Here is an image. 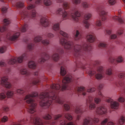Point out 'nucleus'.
<instances>
[{
  "instance_id": "0eeeda50",
  "label": "nucleus",
  "mask_w": 125,
  "mask_h": 125,
  "mask_svg": "<svg viewBox=\"0 0 125 125\" xmlns=\"http://www.w3.org/2000/svg\"><path fill=\"white\" fill-rule=\"evenodd\" d=\"M98 46L99 47L104 48L106 49V51L109 57L108 61L109 62L115 64L116 61L118 63L122 62L123 61V58L121 56H118L116 58V60L112 56V48L111 47L108 46L106 42H101L98 45Z\"/></svg>"
},
{
  "instance_id": "6e6552de",
  "label": "nucleus",
  "mask_w": 125,
  "mask_h": 125,
  "mask_svg": "<svg viewBox=\"0 0 125 125\" xmlns=\"http://www.w3.org/2000/svg\"><path fill=\"white\" fill-rule=\"evenodd\" d=\"M96 70L97 72V73L91 67H90L87 69L86 72L90 77L94 75L95 78L97 80H100L104 77V70L102 66H97Z\"/></svg>"
},
{
  "instance_id": "0e129e2a",
  "label": "nucleus",
  "mask_w": 125,
  "mask_h": 125,
  "mask_svg": "<svg viewBox=\"0 0 125 125\" xmlns=\"http://www.w3.org/2000/svg\"><path fill=\"white\" fill-rule=\"evenodd\" d=\"M54 36V35L53 34L50 33H48L47 34V36L49 38H52Z\"/></svg>"
},
{
  "instance_id": "cd10ccee",
  "label": "nucleus",
  "mask_w": 125,
  "mask_h": 125,
  "mask_svg": "<svg viewBox=\"0 0 125 125\" xmlns=\"http://www.w3.org/2000/svg\"><path fill=\"white\" fill-rule=\"evenodd\" d=\"M28 66L29 68L35 69L36 67V65L34 62L31 61L29 62L28 63Z\"/></svg>"
},
{
  "instance_id": "bb28decb",
  "label": "nucleus",
  "mask_w": 125,
  "mask_h": 125,
  "mask_svg": "<svg viewBox=\"0 0 125 125\" xmlns=\"http://www.w3.org/2000/svg\"><path fill=\"white\" fill-rule=\"evenodd\" d=\"M115 84L117 87L119 88L123 87L125 84V81L123 80H120L118 83L115 82Z\"/></svg>"
},
{
  "instance_id": "1a4fd4ad",
  "label": "nucleus",
  "mask_w": 125,
  "mask_h": 125,
  "mask_svg": "<svg viewBox=\"0 0 125 125\" xmlns=\"http://www.w3.org/2000/svg\"><path fill=\"white\" fill-rule=\"evenodd\" d=\"M62 115H58L55 116L54 120L51 121H47L45 123L46 124L50 125H54L57 123L59 122L60 125H65L66 123L64 120L62 119ZM66 125H75L74 123L72 122H70L68 123Z\"/></svg>"
},
{
  "instance_id": "6ab92c4d",
  "label": "nucleus",
  "mask_w": 125,
  "mask_h": 125,
  "mask_svg": "<svg viewBox=\"0 0 125 125\" xmlns=\"http://www.w3.org/2000/svg\"><path fill=\"white\" fill-rule=\"evenodd\" d=\"M39 74L38 72H36L34 73V75L36 76H38V77L32 81V83L33 84L35 85L38 84L40 82L41 79H43L45 78V77H42Z\"/></svg>"
},
{
  "instance_id": "338daca9",
  "label": "nucleus",
  "mask_w": 125,
  "mask_h": 125,
  "mask_svg": "<svg viewBox=\"0 0 125 125\" xmlns=\"http://www.w3.org/2000/svg\"><path fill=\"white\" fill-rule=\"evenodd\" d=\"M103 84H100L99 85L98 88L99 90H101L103 88Z\"/></svg>"
},
{
  "instance_id": "a878e982",
  "label": "nucleus",
  "mask_w": 125,
  "mask_h": 125,
  "mask_svg": "<svg viewBox=\"0 0 125 125\" xmlns=\"http://www.w3.org/2000/svg\"><path fill=\"white\" fill-rule=\"evenodd\" d=\"M82 37L81 34L80 33L79 31L76 30L74 33V37L75 40H77L80 39Z\"/></svg>"
},
{
  "instance_id": "774afa93",
  "label": "nucleus",
  "mask_w": 125,
  "mask_h": 125,
  "mask_svg": "<svg viewBox=\"0 0 125 125\" xmlns=\"http://www.w3.org/2000/svg\"><path fill=\"white\" fill-rule=\"evenodd\" d=\"M114 123L112 122H109L107 123V125H114Z\"/></svg>"
},
{
  "instance_id": "c03bdc74",
  "label": "nucleus",
  "mask_w": 125,
  "mask_h": 125,
  "mask_svg": "<svg viewBox=\"0 0 125 125\" xmlns=\"http://www.w3.org/2000/svg\"><path fill=\"white\" fill-rule=\"evenodd\" d=\"M82 5L83 7L84 8H87L90 7V5L86 2H83L82 3Z\"/></svg>"
},
{
  "instance_id": "ddd939ff",
  "label": "nucleus",
  "mask_w": 125,
  "mask_h": 125,
  "mask_svg": "<svg viewBox=\"0 0 125 125\" xmlns=\"http://www.w3.org/2000/svg\"><path fill=\"white\" fill-rule=\"evenodd\" d=\"M106 101L110 103V106L112 108L115 109H117L120 105L119 103L116 101H114V100L110 98H107L106 100Z\"/></svg>"
},
{
  "instance_id": "69168bd1",
  "label": "nucleus",
  "mask_w": 125,
  "mask_h": 125,
  "mask_svg": "<svg viewBox=\"0 0 125 125\" xmlns=\"http://www.w3.org/2000/svg\"><path fill=\"white\" fill-rule=\"evenodd\" d=\"M3 109L4 111H7L9 110V108L8 107L6 106H5L3 107Z\"/></svg>"
},
{
  "instance_id": "39448f33",
  "label": "nucleus",
  "mask_w": 125,
  "mask_h": 125,
  "mask_svg": "<svg viewBox=\"0 0 125 125\" xmlns=\"http://www.w3.org/2000/svg\"><path fill=\"white\" fill-rule=\"evenodd\" d=\"M63 53V49L60 47L56 48L53 54L51 57L49 55L45 52H42L40 54L41 58L38 60V62L40 63H43L46 60L52 58V60L55 62H57L59 60L60 57L59 53L62 54Z\"/></svg>"
},
{
  "instance_id": "c85d7f7f",
  "label": "nucleus",
  "mask_w": 125,
  "mask_h": 125,
  "mask_svg": "<svg viewBox=\"0 0 125 125\" xmlns=\"http://www.w3.org/2000/svg\"><path fill=\"white\" fill-rule=\"evenodd\" d=\"M28 27V25L26 23H25L24 25L21 28H19V31H21L22 32H25Z\"/></svg>"
},
{
  "instance_id": "09e8293b",
  "label": "nucleus",
  "mask_w": 125,
  "mask_h": 125,
  "mask_svg": "<svg viewBox=\"0 0 125 125\" xmlns=\"http://www.w3.org/2000/svg\"><path fill=\"white\" fill-rule=\"evenodd\" d=\"M4 25H9L10 23V21L8 19H5L3 20Z\"/></svg>"
},
{
  "instance_id": "b1692460",
  "label": "nucleus",
  "mask_w": 125,
  "mask_h": 125,
  "mask_svg": "<svg viewBox=\"0 0 125 125\" xmlns=\"http://www.w3.org/2000/svg\"><path fill=\"white\" fill-rule=\"evenodd\" d=\"M98 95L101 97H103V95L101 93V92L99 91L98 93V95H96V97L94 99V100L96 104L99 103L101 101L100 99L98 97Z\"/></svg>"
},
{
  "instance_id": "2f4dec72",
  "label": "nucleus",
  "mask_w": 125,
  "mask_h": 125,
  "mask_svg": "<svg viewBox=\"0 0 125 125\" xmlns=\"http://www.w3.org/2000/svg\"><path fill=\"white\" fill-rule=\"evenodd\" d=\"M34 45L33 43H29L28 45L27 48L30 51H31L34 49Z\"/></svg>"
},
{
  "instance_id": "dca6fc26",
  "label": "nucleus",
  "mask_w": 125,
  "mask_h": 125,
  "mask_svg": "<svg viewBox=\"0 0 125 125\" xmlns=\"http://www.w3.org/2000/svg\"><path fill=\"white\" fill-rule=\"evenodd\" d=\"M84 111V110L81 106H77L74 109V111L75 113L76 114L78 115L76 117V120H79L81 116V115L83 114Z\"/></svg>"
},
{
  "instance_id": "c756f323",
  "label": "nucleus",
  "mask_w": 125,
  "mask_h": 125,
  "mask_svg": "<svg viewBox=\"0 0 125 125\" xmlns=\"http://www.w3.org/2000/svg\"><path fill=\"white\" fill-rule=\"evenodd\" d=\"M12 5L17 8H21L24 6V3L22 2L19 1L17 2L16 4H12Z\"/></svg>"
},
{
  "instance_id": "e2e57ef3",
  "label": "nucleus",
  "mask_w": 125,
  "mask_h": 125,
  "mask_svg": "<svg viewBox=\"0 0 125 125\" xmlns=\"http://www.w3.org/2000/svg\"><path fill=\"white\" fill-rule=\"evenodd\" d=\"M105 31L106 33L109 35H110L111 33V30L110 29H107Z\"/></svg>"
},
{
  "instance_id": "4be33fe9",
  "label": "nucleus",
  "mask_w": 125,
  "mask_h": 125,
  "mask_svg": "<svg viewBox=\"0 0 125 125\" xmlns=\"http://www.w3.org/2000/svg\"><path fill=\"white\" fill-rule=\"evenodd\" d=\"M60 66H62L61 67L60 73L61 75L64 76L66 73L65 66L63 62H62L59 64Z\"/></svg>"
},
{
  "instance_id": "473e14b6",
  "label": "nucleus",
  "mask_w": 125,
  "mask_h": 125,
  "mask_svg": "<svg viewBox=\"0 0 125 125\" xmlns=\"http://www.w3.org/2000/svg\"><path fill=\"white\" fill-rule=\"evenodd\" d=\"M112 68L111 67H109L106 70V73L108 75H110L112 74Z\"/></svg>"
},
{
  "instance_id": "a211bd4d",
  "label": "nucleus",
  "mask_w": 125,
  "mask_h": 125,
  "mask_svg": "<svg viewBox=\"0 0 125 125\" xmlns=\"http://www.w3.org/2000/svg\"><path fill=\"white\" fill-rule=\"evenodd\" d=\"M95 111L97 114L100 115L105 114L107 113L106 108L104 105L97 107Z\"/></svg>"
},
{
  "instance_id": "79ce46f5",
  "label": "nucleus",
  "mask_w": 125,
  "mask_h": 125,
  "mask_svg": "<svg viewBox=\"0 0 125 125\" xmlns=\"http://www.w3.org/2000/svg\"><path fill=\"white\" fill-rule=\"evenodd\" d=\"M118 76L119 78L123 79L125 77V73H119Z\"/></svg>"
},
{
  "instance_id": "72a5a7b5",
  "label": "nucleus",
  "mask_w": 125,
  "mask_h": 125,
  "mask_svg": "<svg viewBox=\"0 0 125 125\" xmlns=\"http://www.w3.org/2000/svg\"><path fill=\"white\" fill-rule=\"evenodd\" d=\"M44 3L46 6H49L52 4V2L51 0H44Z\"/></svg>"
},
{
  "instance_id": "9d476101",
  "label": "nucleus",
  "mask_w": 125,
  "mask_h": 125,
  "mask_svg": "<svg viewBox=\"0 0 125 125\" xmlns=\"http://www.w3.org/2000/svg\"><path fill=\"white\" fill-rule=\"evenodd\" d=\"M26 57L27 54L26 53H25L18 57H14L9 59L7 60V62L8 64L12 65L17 63H21L23 60Z\"/></svg>"
},
{
  "instance_id": "3c124183",
  "label": "nucleus",
  "mask_w": 125,
  "mask_h": 125,
  "mask_svg": "<svg viewBox=\"0 0 125 125\" xmlns=\"http://www.w3.org/2000/svg\"><path fill=\"white\" fill-rule=\"evenodd\" d=\"M93 98L92 97H89L88 99L87 100V103L90 104L93 102Z\"/></svg>"
},
{
  "instance_id": "4d7b16f0",
  "label": "nucleus",
  "mask_w": 125,
  "mask_h": 125,
  "mask_svg": "<svg viewBox=\"0 0 125 125\" xmlns=\"http://www.w3.org/2000/svg\"><path fill=\"white\" fill-rule=\"evenodd\" d=\"M101 63L100 61H99L97 60L95 61L94 62L93 64L94 65H98L100 64Z\"/></svg>"
},
{
  "instance_id": "aec40b11",
  "label": "nucleus",
  "mask_w": 125,
  "mask_h": 125,
  "mask_svg": "<svg viewBox=\"0 0 125 125\" xmlns=\"http://www.w3.org/2000/svg\"><path fill=\"white\" fill-rule=\"evenodd\" d=\"M91 16V14L88 13H86L84 16L85 20L83 22L84 26L86 28H88L90 25V24L88 22L87 20L89 19Z\"/></svg>"
},
{
  "instance_id": "f3484780",
  "label": "nucleus",
  "mask_w": 125,
  "mask_h": 125,
  "mask_svg": "<svg viewBox=\"0 0 125 125\" xmlns=\"http://www.w3.org/2000/svg\"><path fill=\"white\" fill-rule=\"evenodd\" d=\"M40 23L44 27H48L50 23L48 17L44 16L42 17L41 19Z\"/></svg>"
},
{
  "instance_id": "f257e3e1",
  "label": "nucleus",
  "mask_w": 125,
  "mask_h": 125,
  "mask_svg": "<svg viewBox=\"0 0 125 125\" xmlns=\"http://www.w3.org/2000/svg\"><path fill=\"white\" fill-rule=\"evenodd\" d=\"M74 79L70 75H67L62 81V84L61 87L59 84H53L50 86V88L44 92H42L40 95V106L44 109L48 108L53 102H55L61 104H63L64 101L58 95V94L60 91L66 90H71L72 91H76L83 95L87 94V92L92 93L95 90L94 88L86 89L83 86L78 87L76 89L72 87V85L68 84L72 81H74Z\"/></svg>"
},
{
  "instance_id": "4468645a",
  "label": "nucleus",
  "mask_w": 125,
  "mask_h": 125,
  "mask_svg": "<svg viewBox=\"0 0 125 125\" xmlns=\"http://www.w3.org/2000/svg\"><path fill=\"white\" fill-rule=\"evenodd\" d=\"M30 120L31 122H33L35 125H43L42 120L37 115H35L33 117H31Z\"/></svg>"
},
{
  "instance_id": "052dcab7",
  "label": "nucleus",
  "mask_w": 125,
  "mask_h": 125,
  "mask_svg": "<svg viewBox=\"0 0 125 125\" xmlns=\"http://www.w3.org/2000/svg\"><path fill=\"white\" fill-rule=\"evenodd\" d=\"M6 65V63L2 61H0V66L1 67L5 66Z\"/></svg>"
},
{
  "instance_id": "a19ab883",
  "label": "nucleus",
  "mask_w": 125,
  "mask_h": 125,
  "mask_svg": "<svg viewBox=\"0 0 125 125\" xmlns=\"http://www.w3.org/2000/svg\"><path fill=\"white\" fill-rule=\"evenodd\" d=\"M16 92L18 94L22 95L24 93L25 91L22 89H17L16 91Z\"/></svg>"
},
{
  "instance_id": "58836bf2",
  "label": "nucleus",
  "mask_w": 125,
  "mask_h": 125,
  "mask_svg": "<svg viewBox=\"0 0 125 125\" xmlns=\"http://www.w3.org/2000/svg\"><path fill=\"white\" fill-rule=\"evenodd\" d=\"M95 24L96 26L100 27V28L98 29V30H99L101 28L102 24L100 20H97L95 22Z\"/></svg>"
},
{
  "instance_id": "de8ad7c7",
  "label": "nucleus",
  "mask_w": 125,
  "mask_h": 125,
  "mask_svg": "<svg viewBox=\"0 0 125 125\" xmlns=\"http://www.w3.org/2000/svg\"><path fill=\"white\" fill-rule=\"evenodd\" d=\"M90 105L89 108L90 110H93L96 107V105L94 103H91L89 104Z\"/></svg>"
},
{
  "instance_id": "7c9ffc66",
  "label": "nucleus",
  "mask_w": 125,
  "mask_h": 125,
  "mask_svg": "<svg viewBox=\"0 0 125 125\" xmlns=\"http://www.w3.org/2000/svg\"><path fill=\"white\" fill-rule=\"evenodd\" d=\"M51 113L50 112H48L47 113L43 115L42 117L44 119L49 120L52 118V117L51 115Z\"/></svg>"
},
{
  "instance_id": "f03ea898",
  "label": "nucleus",
  "mask_w": 125,
  "mask_h": 125,
  "mask_svg": "<svg viewBox=\"0 0 125 125\" xmlns=\"http://www.w3.org/2000/svg\"><path fill=\"white\" fill-rule=\"evenodd\" d=\"M59 26L60 23H55L53 26L52 28L55 31L58 32L59 31V33L64 37H62L60 38V44L66 49L73 50L74 55L76 60L78 58L83 59V51H90L92 48L90 44L85 43L82 45L78 44L74 45L73 42L70 41L71 37L70 35L62 30H59Z\"/></svg>"
},
{
  "instance_id": "bf43d9fd",
  "label": "nucleus",
  "mask_w": 125,
  "mask_h": 125,
  "mask_svg": "<svg viewBox=\"0 0 125 125\" xmlns=\"http://www.w3.org/2000/svg\"><path fill=\"white\" fill-rule=\"evenodd\" d=\"M123 32V30L121 29H120L118 31L117 34L118 35H120L122 34Z\"/></svg>"
},
{
  "instance_id": "5fc2aeb1",
  "label": "nucleus",
  "mask_w": 125,
  "mask_h": 125,
  "mask_svg": "<svg viewBox=\"0 0 125 125\" xmlns=\"http://www.w3.org/2000/svg\"><path fill=\"white\" fill-rule=\"evenodd\" d=\"M8 120V117L6 116H4L1 119V121L3 122H5L7 121Z\"/></svg>"
},
{
  "instance_id": "423d86ee",
  "label": "nucleus",
  "mask_w": 125,
  "mask_h": 125,
  "mask_svg": "<svg viewBox=\"0 0 125 125\" xmlns=\"http://www.w3.org/2000/svg\"><path fill=\"white\" fill-rule=\"evenodd\" d=\"M38 96V94L36 92H33L31 94L26 95L24 98L25 101L28 104L26 107L27 110L31 113H33L36 111L35 108L37 104L33 98Z\"/></svg>"
},
{
  "instance_id": "5701e85b",
  "label": "nucleus",
  "mask_w": 125,
  "mask_h": 125,
  "mask_svg": "<svg viewBox=\"0 0 125 125\" xmlns=\"http://www.w3.org/2000/svg\"><path fill=\"white\" fill-rule=\"evenodd\" d=\"M20 73L21 74L26 76H28L30 74V73L27 68H23L21 69Z\"/></svg>"
},
{
  "instance_id": "603ef678",
  "label": "nucleus",
  "mask_w": 125,
  "mask_h": 125,
  "mask_svg": "<svg viewBox=\"0 0 125 125\" xmlns=\"http://www.w3.org/2000/svg\"><path fill=\"white\" fill-rule=\"evenodd\" d=\"M108 121V118L105 119L102 122L101 125H106V124Z\"/></svg>"
},
{
  "instance_id": "4c0bfd02",
  "label": "nucleus",
  "mask_w": 125,
  "mask_h": 125,
  "mask_svg": "<svg viewBox=\"0 0 125 125\" xmlns=\"http://www.w3.org/2000/svg\"><path fill=\"white\" fill-rule=\"evenodd\" d=\"M70 103L69 102H67L64 105V107L65 110L67 111L69 110L70 108L69 105Z\"/></svg>"
},
{
  "instance_id": "20e7f679",
  "label": "nucleus",
  "mask_w": 125,
  "mask_h": 125,
  "mask_svg": "<svg viewBox=\"0 0 125 125\" xmlns=\"http://www.w3.org/2000/svg\"><path fill=\"white\" fill-rule=\"evenodd\" d=\"M42 2V0H36L35 4H30L27 6V9L30 10V11L29 12L27 11L26 9H23L20 12L22 19L30 17L33 18L35 17L36 12L35 8L36 5H40Z\"/></svg>"
},
{
  "instance_id": "8fccbe9b",
  "label": "nucleus",
  "mask_w": 125,
  "mask_h": 125,
  "mask_svg": "<svg viewBox=\"0 0 125 125\" xmlns=\"http://www.w3.org/2000/svg\"><path fill=\"white\" fill-rule=\"evenodd\" d=\"M118 101L121 103H123L125 101V99L122 96H120L118 99Z\"/></svg>"
},
{
  "instance_id": "2eb2a0df",
  "label": "nucleus",
  "mask_w": 125,
  "mask_h": 125,
  "mask_svg": "<svg viewBox=\"0 0 125 125\" xmlns=\"http://www.w3.org/2000/svg\"><path fill=\"white\" fill-rule=\"evenodd\" d=\"M8 78L7 76H4L1 78L0 84L7 88H10L11 87V85L8 81Z\"/></svg>"
},
{
  "instance_id": "ea45409f",
  "label": "nucleus",
  "mask_w": 125,
  "mask_h": 125,
  "mask_svg": "<svg viewBox=\"0 0 125 125\" xmlns=\"http://www.w3.org/2000/svg\"><path fill=\"white\" fill-rule=\"evenodd\" d=\"M13 94L14 93L13 92L10 91H8L6 94L8 97L9 98L12 97L13 96Z\"/></svg>"
},
{
  "instance_id": "c9c22d12",
  "label": "nucleus",
  "mask_w": 125,
  "mask_h": 125,
  "mask_svg": "<svg viewBox=\"0 0 125 125\" xmlns=\"http://www.w3.org/2000/svg\"><path fill=\"white\" fill-rule=\"evenodd\" d=\"M42 39L41 37L38 36L35 37L34 39V41L35 42H38L41 41Z\"/></svg>"
},
{
  "instance_id": "393cba45",
  "label": "nucleus",
  "mask_w": 125,
  "mask_h": 125,
  "mask_svg": "<svg viewBox=\"0 0 125 125\" xmlns=\"http://www.w3.org/2000/svg\"><path fill=\"white\" fill-rule=\"evenodd\" d=\"M113 19L115 21H118L121 23H123L124 22V19L121 17L120 18L116 16H113Z\"/></svg>"
},
{
  "instance_id": "f8f14e48",
  "label": "nucleus",
  "mask_w": 125,
  "mask_h": 125,
  "mask_svg": "<svg viewBox=\"0 0 125 125\" xmlns=\"http://www.w3.org/2000/svg\"><path fill=\"white\" fill-rule=\"evenodd\" d=\"M20 34L19 31L15 32L12 34L9 33L7 35V38L11 41H16L18 40Z\"/></svg>"
},
{
  "instance_id": "e433bc0d",
  "label": "nucleus",
  "mask_w": 125,
  "mask_h": 125,
  "mask_svg": "<svg viewBox=\"0 0 125 125\" xmlns=\"http://www.w3.org/2000/svg\"><path fill=\"white\" fill-rule=\"evenodd\" d=\"M7 30L6 27L4 25H2L0 24V32H3Z\"/></svg>"
},
{
  "instance_id": "f704fd0d",
  "label": "nucleus",
  "mask_w": 125,
  "mask_h": 125,
  "mask_svg": "<svg viewBox=\"0 0 125 125\" xmlns=\"http://www.w3.org/2000/svg\"><path fill=\"white\" fill-rule=\"evenodd\" d=\"M64 116L65 118L69 120H71L73 119V117L71 115L68 113L66 114Z\"/></svg>"
},
{
  "instance_id": "864d4df0",
  "label": "nucleus",
  "mask_w": 125,
  "mask_h": 125,
  "mask_svg": "<svg viewBox=\"0 0 125 125\" xmlns=\"http://www.w3.org/2000/svg\"><path fill=\"white\" fill-rule=\"evenodd\" d=\"M108 2L111 5H113L115 3L116 1L115 0H109Z\"/></svg>"
},
{
  "instance_id": "6e6d98bb",
  "label": "nucleus",
  "mask_w": 125,
  "mask_h": 125,
  "mask_svg": "<svg viewBox=\"0 0 125 125\" xmlns=\"http://www.w3.org/2000/svg\"><path fill=\"white\" fill-rule=\"evenodd\" d=\"M73 3L75 4H80L81 2V0H72Z\"/></svg>"
},
{
  "instance_id": "a18cd8bd",
  "label": "nucleus",
  "mask_w": 125,
  "mask_h": 125,
  "mask_svg": "<svg viewBox=\"0 0 125 125\" xmlns=\"http://www.w3.org/2000/svg\"><path fill=\"white\" fill-rule=\"evenodd\" d=\"M6 50V47L5 46H2L0 48V53H3L5 52Z\"/></svg>"
},
{
  "instance_id": "13d9d810",
  "label": "nucleus",
  "mask_w": 125,
  "mask_h": 125,
  "mask_svg": "<svg viewBox=\"0 0 125 125\" xmlns=\"http://www.w3.org/2000/svg\"><path fill=\"white\" fill-rule=\"evenodd\" d=\"M7 8L5 7H3L1 9V11L2 13H6L7 10Z\"/></svg>"
},
{
  "instance_id": "49530a36",
  "label": "nucleus",
  "mask_w": 125,
  "mask_h": 125,
  "mask_svg": "<svg viewBox=\"0 0 125 125\" xmlns=\"http://www.w3.org/2000/svg\"><path fill=\"white\" fill-rule=\"evenodd\" d=\"M6 96L5 93H0V100H2L6 97Z\"/></svg>"
},
{
  "instance_id": "412c9836",
  "label": "nucleus",
  "mask_w": 125,
  "mask_h": 125,
  "mask_svg": "<svg viewBox=\"0 0 125 125\" xmlns=\"http://www.w3.org/2000/svg\"><path fill=\"white\" fill-rule=\"evenodd\" d=\"M86 38L87 41L91 43L94 42L95 40V35L93 33L88 34Z\"/></svg>"
},
{
  "instance_id": "680f3d73",
  "label": "nucleus",
  "mask_w": 125,
  "mask_h": 125,
  "mask_svg": "<svg viewBox=\"0 0 125 125\" xmlns=\"http://www.w3.org/2000/svg\"><path fill=\"white\" fill-rule=\"evenodd\" d=\"M117 37V36L116 34H112L110 36V38L111 39H114Z\"/></svg>"
},
{
  "instance_id": "37998d69",
  "label": "nucleus",
  "mask_w": 125,
  "mask_h": 125,
  "mask_svg": "<svg viewBox=\"0 0 125 125\" xmlns=\"http://www.w3.org/2000/svg\"><path fill=\"white\" fill-rule=\"evenodd\" d=\"M42 42L44 45L47 46L49 44L50 41L49 40L46 39L42 40Z\"/></svg>"
},
{
  "instance_id": "7ed1b4c3",
  "label": "nucleus",
  "mask_w": 125,
  "mask_h": 125,
  "mask_svg": "<svg viewBox=\"0 0 125 125\" xmlns=\"http://www.w3.org/2000/svg\"><path fill=\"white\" fill-rule=\"evenodd\" d=\"M64 0H56L57 3L63 2L62 7L64 10L63 11L62 8H58L55 12V14L58 15H62L63 20L69 19L71 17L74 22H78L81 15L77 7H75L69 11H67L65 10L70 8V3L64 1Z\"/></svg>"
},
{
  "instance_id": "9b49d317",
  "label": "nucleus",
  "mask_w": 125,
  "mask_h": 125,
  "mask_svg": "<svg viewBox=\"0 0 125 125\" xmlns=\"http://www.w3.org/2000/svg\"><path fill=\"white\" fill-rule=\"evenodd\" d=\"M104 6L102 4L100 5L96 9V11L101 17L103 21H105L106 20V16L107 12L104 10Z\"/></svg>"
}]
</instances>
